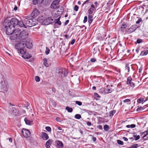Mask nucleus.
<instances>
[{
	"label": "nucleus",
	"mask_w": 148,
	"mask_h": 148,
	"mask_svg": "<svg viewBox=\"0 0 148 148\" xmlns=\"http://www.w3.org/2000/svg\"><path fill=\"white\" fill-rule=\"evenodd\" d=\"M5 28H6V33L8 35H10L14 32V27L12 25H5Z\"/></svg>",
	"instance_id": "nucleus-4"
},
{
	"label": "nucleus",
	"mask_w": 148,
	"mask_h": 148,
	"mask_svg": "<svg viewBox=\"0 0 148 148\" xmlns=\"http://www.w3.org/2000/svg\"><path fill=\"white\" fill-rule=\"evenodd\" d=\"M69 21V20H67L64 23V25H67Z\"/></svg>",
	"instance_id": "nucleus-63"
},
{
	"label": "nucleus",
	"mask_w": 148,
	"mask_h": 148,
	"mask_svg": "<svg viewBox=\"0 0 148 148\" xmlns=\"http://www.w3.org/2000/svg\"><path fill=\"white\" fill-rule=\"evenodd\" d=\"M46 50L45 51V53L46 55H47L49 53V52L50 51V49H49L47 47H46Z\"/></svg>",
	"instance_id": "nucleus-37"
},
{
	"label": "nucleus",
	"mask_w": 148,
	"mask_h": 148,
	"mask_svg": "<svg viewBox=\"0 0 148 148\" xmlns=\"http://www.w3.org/2000/svg\"><path fill=\"white\" fill-rule=\"evenodd\" d=\"M57 73L58 76L61 77H63L66 76L68 74V72L66 69L62 68L57 70Z\"/></svg>",
	"instance_id": "nucleus-3"
},
{
	"label": "nucleus",
	"mask_w": 148,
	"mask_h": 148,
	"mask_svg": "<svg viewBox=\"0 0 148 148\" xmlns=\"http://www.w3.org/2000/svg\"><path fill=\"white\" fill-rule=\"evenodd\" d=\"M93 14H88V18H92L93 17Z\"/></svg>",
	"instance_id": "nucleus-48"
},
{
	"label": "nucleus",
	"mask_w": 148,
	"mask_h": 148,
	"mask_svg": "<svg viewBox=\"0 0 148 148\" xmlns=\"http://www.w3.org/2000/svg\"><path fill=\"white\" fill-rule=\"evenodd\" d=\"M105 92L106 93H108L110 92H112V91L111 90L109 89H106L105 90Z\"/></svg>",
	"instance_id": "nucleus-42"
},
{
	"label": "nucleus",
	"mask_w": 148,
	"mask_h": 148,
	"mask_svg": "<svg viewBox=\"0 0 148 148\" xmlns=\"http://www.w3.org/2000/svg\"><path fill=\"white\" fill-rule=\"evenodd\" d=\"M28 36V33L25 31H23L21 32V34H20V36L19 39H25Z\"/></svg>",
	"instance_id": "nucleus-15"
},
{
	"label": "nucleus",
	"mask_w": 148,
	"mask_h": 148,
	"mask_svg": "<svg viewBox=\"0 0 148 148\" xmlns=\"http://www.w3.org/2000/svg\"><path fill=\"white\" fill-rule=\"evenodd\" d=\"M117 143L119 145H123V142L119 140H117Z\"/></svg>",
	"instance_id": "nucleus-38"
},
{
	"label": "nucleus",
	"mask_w": 148,
	"mask_h": 148,
	"mask_svg": "<svg viewBox=\"0 0 148 148\" xmlns=\"http://www.w3.org/2000/svg\"><path fill=\"white\" fill-rule=\"evenodd\" d=\"M75 39H73L71 42V44L72 45H73L74 44V43H75Z\"/></svg>",
	"instance_id": "nucleus-59"
},
{
	"label": "nucleus",
	"mask_w": 148,
	"mask_h": 148,
	"mask_svg": "<svg viewBox=\"0 0 148 148\" xmlns=\"http://www.w3.org/2000/svg\"><path fill=\"white\" fill-rule=\"evenodd\" d=\"M131 147L132 148H137L138 147V145L137 144H134Z\"/></svg>",
	"instance_id": "nucleus-45"
},
{
	"label": "nucleus",
	"mask_w": 148,
	"mask_h": 148,
	"mask_svg": "<svg viewBox=\"0 0 148 148\" xmlns=\"http://www.w3.org/2000/svg\"><path fill=\"white\" fill-rule=\"evenodd\" d=\"M23 58L25 59L29 58L31 57V56L30 54L28 53H25L22 56Z\"/></svg>",
	"instance_id": "nucleus-23"
},
{
	"label": "nucleus",
	"mask_w": 148,
	"mask_h": 148,
	"mask_svg": "<svg viewBox=\"0 0 148 148\" xmlns=\"http://www.w3.org/2000/svg\"><path fill=\"white\" fill-rule=\"evenodd\" d=\"M148 54V51H142L140 54V55L141 56H145Z\"/></svg>",
	"instance_id": "nucleus-31"
},
{
	"label": "nucleus",
	"mask_w": 148,
	"mask_h": 148,
	"mask_svg": "<svg viewBox=\"0 0 148 148\" xmlns=\"http://www.w3.org/2000/svg\"><path fill=\"white\" fill-rule=\"evenodd\" d=\"M87 16H85L84 17V19L83 21V23H86L87 21Z\"/></svg>",
	"instance_id": "nucleus-47"
},
{
	"label": "nucleus",
	"mask_w": 148,
	"mask_h": 148,
	"mask_svg": "<svg viewBox=\"0 0 148 148\" xmlns=\"http://www.w3.org/2000/svg\"><path fill=\"white\" fill-rule=\"evenodd\" d=\"M132 78L131 77H128L127 79V84L130 85L132 87H134V84L132 82Z\"/></svg>",
	"instance_id": "nucleus-17"
},
{
	"label": "nucleus",
	"mask_w": 148,
	"mask_h": 148,
	"mask_svg": "<svg viewBox=\"0 0 148 148\" xmlns=\"http://www.w3.org/2000/svg\"><path fill=\"white\" fill-rule=\"evenodd\" d=\"M125 71H127V73L129 72L130 71V67L129 64H127L125 67Z\"/></svg>",
	"instance_id": "nucleus-33"
},
{
	"label": "nucleus",
	"mask_w": 148,
	"mask_h": 148,
	"mask_svg": "<svg viewBox=\"0 0 148 148\" xmlns=\"http://www.w3.org/2000/svg\"><path fill=\"white\" fill-rule=\"evenodd\" d=\"M24 44V41H21L15 45V48L18 50L22 48H25Z\"/></svg>",
	"instance_id": "nucleus-8"
},
{
	"label": "nucleus",
	"mask_w": 148,
	"mask_h": 148,
	"mask_svg": "<svg viewBox=\"0 0 148 148\" xmlns=\"http://www.w3.org/2000/svg\"><path fill=\"white\" fill-rule=\"evenodd\" d=\"M35 20V19L32 18L29 19L26 18V19H25L26 24L28 27H32L36 24V23Z\"/></svg>",
	"instance_id": "nucleus-5"
},
{
	"label": "nucleus",
	"mask_w": 148,
	"mask_h": 148,
	"mask_svg": "<svg viewBox=\"0 0 148 148\" xmlns=\"http://www.w3.org/2000/svg\"><path fill=\"white\" fill-rule=\"evenodd\" d=\"M137 28L136 25H133L129 28L127 31V33L130 34L134 31Z\"/></svg>",
	"instance_id": "nucleus-11"
},
{
	"label": "nucleus",
	"mask_w": 148,
	"mask_h": 148,
	"mask_svg": "<svg viewBox=\"0 0 148 148\" xmlns=\"http://www.w3.org/2000/svg\"><path fill=\"white\" fill-rule=\"evenodd\" d=\"M94 10L92 8H90L88 11V14H93V12L94 11Z\"/></svg>",
	"instance_id": "nucleus-35"
},
{
	"label": "nucleus",
	"mask_w": 148,
	"mask_h": 148,
	"mask_svg": "<svg viewBox=\"0 0 148 148\" xmlns=\"http://www.w3.org/2000/svg\"><path fill=\"white\" fill-rule=\"evenodd\" d=\"M45 129L48 132H50L51 131V128L49 127H48V126L46 127H45Z\"/></svg>",
	"instance_id": "nucleus-41"
},
{
	"label": "nucleus",
	"mask_w": 148,
	"mask_h": 148,
	"mask_svg": "<svg viewBox=\"0 0 148 148\" xmlns=\"http://www.w3.org/2000/svg\"><path fill=\"white\" fill-rule=\"evenodd\" d=\"M10 38L12 40H15L18 37L17 35L15 34V33L14 32L12 34H10Z\"/></svg>",
	"instance_id": "nucleus-20"
},
{
	"label": "nucleus",
	"mask_w": 148,
	"mask_h": 148,
	"mask_svg": "<svg viewBox=\"0 0 148 148\" xmlns=\"http://www.w3.org/2000/svg\"><path fill=\"white\" fill-rule=\"evenodd\" d=\"M56 147L57 148H62L64 145L63 143L60 141L57 140L56 141Z\"/></svg>",
	"instance_id": "nucleus-16"
},
{
	"label": "nucleus",
	"mask_w": 148,
	"mask_h": 148,
	"mask_svg": "<svg viewBox=\"0 0 148 148\" xmlns=\"http://www.w3.org/2000/svg\"><path fill=\"white\" fill-rule=\"evenodd\" d=\"M52 141V140L49 139L46 142L45 145L47 148H50Z\"/></svg>",
	"instance_id": "nucleus-22"
},
{
	"label": "nucleus",
	"mask_w": 148,
	"mask_h": 148,
	"mask_svg": "<svg viewBox=\"0 0 148 148\" xmlns=\"http://www.w3.org/2000/svg\"><path fill=\"white\" fill-rule=\"evenodd\" d=\"M78 8H79L78 7L77 5H75V6L74 10L75 11H77L78 10Z\"/></svg>",
	"instance_id": "nucleus-52"
},
{
	"label": "nucleus",
	"mask_w": 148,
	"mask_h": 148,
	"mask_svg": "<svg viewBox=\"0 0 148 148\" xmlns=\"http://www.w3.org/2000/svg\"><path fill=\"white\" fill-rule=\"evenodd\" d=\"M86 124L88 126H90L91 125V123L90 122L88 121L87 122Z\"/></svg>",
	"instance_id": "nucleus-62"
},
{
	"label": "nucleus",
	"mask_w": 148,
	"mask_h": 148,
	"mask_svg": "<svg viewBox=\"0 0 148 148\" xmlns=\"http://www.w3.org/2000/svg\"><path fill=\"white\" fill-rule=\"evenodd\" d=\"M10 38L12 40H15L18 37L17 35L15 34V33L14 32L12 34H10Z\"/></svg>",
	"instance_id": "nucleus-21"
},
{
	"label": "nucleus",
	"mask_w": 148,
	"mask_h": 148,
	"mask_svg": "<svg viewBox=\"0 0 148 148\" xmlns=\"http://www.w3.org/2000/svg\"><path fill=\"white\" fill-rule=\"evenodd\" d=\"M39 14V12L38 9L35 8L33 10L31 14L32 17L34 18L37 16Z\"/></svg>",
	"instance_id": "nucleus-14"
},
{
	"label": "nucleus",
	"mask_w": 148,
	"mask_h": 148,
	"mask_svg": "<svg viewBox=\"0 0 148 148\" xmlns=\"http://www.w3.org/2000/svg\"><path fill=\"white\" fill-rule=\"evenodd\" d=\"M60 0H56L54 1L51 5V8L53 9H56L57 8V5L60 2Z\"/></svg>",
	"instance_id": "nucleus-13"
},
{
	"label": "nucleus",
	"mask_w": 148,
	"mask_h": 148,
	"mask_svg": "<svg viewBox=\"0 0 148 148\" xmlns=\"http://www.w3.org/2000/svg\"><path fill=\"white\" fill-rule=\"evenodd\" d=\"M60 17L57 19H55L54 22H55L54 23V25L55 28H58L59 27L58 26H60L61 24V23L60 21Z\"/></svg>",
	"instance_id": "nucleus-12"
},
{
	"label": "nucleus",
	"mask_w": 148,
	"mask_h": 148,
	"mask_svg": "<svg viewBox=\"0 0 148 148\" xmlns=\"http://www.w3.org/2000/svg\"><path fill=\"white\" fill-rule=\"evenodd\" d=\"M10 110L9 112L12 115L14 116H17L18 113V110L16 109V108L13 107V106L12 105L9 107Z\"/></svg>",
	"instance_id": "nucleus-6"
},
{
	"label": "nucleus",
	"mask_w": 148,
	"mask_h": 148,
	"mask_svg": "<svg viewBox=\"0 0 148 148\" xmlns=\"http://www.w3.org/2000/svg\"><path fill=\"white\" fill-rule=\"evenodd\" d=\"M5 23V25H12L13 27H14L15 26L17 25L18 24V20L15 18H12L10 20L6 19L4 21Z\"/></svg>",
	"instance_id": "nucleus-2"
},
{
	"label": "nucleus",
	"mask_w": 148,
	"mask_h": 148,
	"mask_svg": "<svg viewBox=\"0 0 148 148\" xmlns=\"http://www.w3.org/2000/svg\"><path fill=\"white\" fill-rule=\"evenodd\" d=\"M97 127L99 129L102 130L103 128L102 126L101 125H98L97 126Z\"/></svg>",
	"instance_id": "nucleus-56"
},
{
	"label": "nucleus",
	"mask_w": 148,
	"mask_h": 148,
	"mask_svg": "<svg viewBox=\"0 0 148 148\" xmlns=\"http://www.w3.org/2000/svg\"><path fill=\"white\" fill-rule=\"evenodd\" d=\"M24 121L25 123L27 125H31L33 124L32 121H30V120H28L27 118L25 119Z\"/></svg>",
	"instance_id": "nucleus-24"
},
{
	"label": "nucleus",
	"mask_w": 148,
	"mask_h": 148,
	"mask_svg": "<svg viewBox=\"0 0 148 148\" xmlns=\"http://www.w3.org/2000/svg\"><path fill=\"white\" fill-rule=\"evenodd\" d=\"M115 112L114 111H111L110 112V116H113L115 114Z\"/></svg>",
	"instance_id": "nucleus-46"
},
{
	"label": "nucleus",
	"mask_w": 148,
	"mask_h": 148,
	"mask_svg": "<svg viewBox=\"0 0 148 148\" xmlns=\"http://www.w3.org/2000/svg\"><path fill=\"white\" fill-rule=\"evenodd\" d=\"M0 90L1 92H6L8 89V84L7 81L4 79L0 83Z\"/></svg>",
	"instance_id": "nucleus-1"
},
{
	"label": "nucleus",
	"mask_w": 148,
	"mask_h": 148,
	"mask_svg": "<svg viewBox=\"0 0 148 148\" xmlns=\"http://www.w3.org/2000/svg\"><path fill=\"white\" fill-rule=\"evenodd\" d=\"M43 63L44 65L46 67H48L49 66V64L47 63V60L46 58H44L43 59Z\"/></svg>",
	"instance_id": "nucleus-27"
},
{
	"label": "nucleus",
	"mask_w": 148,
	"mask_h": 148,
	"mask_svg": "<svg viewBox=\"0 0 148 148\" xmlns=\"http://www.w3.org/2000/svg\"><path fill=\"white\" fill-rule=\"evenodd\" d=\"M115 73L116 74L119 75H120V71L119 70H116L115 71Z\"/></svg>",
	"instance_id": "nucleus-40"
},
{
	"label": "nucleus",
	"mask_w": 148,
	"mask_h": 148,
	"mask_svg": "<svg viewBox=\"0 0 148 148\" xmlns=\"http://www.w3.org/2000/svg\"><path fill=\"white\" fill-rule=\"evenodd\" d=\"M54 22L53 19L51 18H48L45 19L43 21V23L45 25H47Z\"/></svg>",
	"instance_id": "nucleus-10"
},
{
	"label": "nucleus",
	"mask_w": 148,
	"mask_h": 148,
	"mask_svg": "<svg viewBox=\"0 0 148 148\" xmlns=\"http://www.w3.org/2000/svg\"><path fill=\"white\" fill-rule=\"evenodd\" d=\"M93 21V19L92 18H88V22L90 24L92 22V21Z\"/></svg>",
	"instance_id": "nucleus-54"
},
{
	"label": "nucleus",
	"mask_w": 148,
	"mask_h": 148,
	"mask_svg": "<svg viewBox=\"0 0 148 148\" xmlns=\"http://www.w3.org/2000/svg\"><path fill=\"white\" fill-rule=\"evenodd\" d=\"M146 133V131H145L144 132H141V133H140V135L141 136H143L145 135V134Z\"/></svg>",
	"instance_id": "nucleus-55"
},
{
	"label": "nucleus",
	"mask_w": 148,
	"mask_h": 148,
	"mask_svg": "<svg viewBox=\"0 0 148 148\" xmlns=\"http://www.w3.org/2000/svg\"><path fill=\"white\" fill-rule=\"evenodd\" d=\"M109 129V126L107 125H106L103 126V129L106 131H108Z\"/></svg>",
	"instance_id": "nucleus-30"
},
{
	"label": "nucleus",
	"mask_w": 148,
	"mask_h": 148,
	"mask_svg": "<svg viewBox=\"0 0 148 148\" xmlns=\"http://www.w3.org/2000/svg\"><path fill=\"white\" fill-rule=\"evenodd\" d=\"M18 25L20 27H24L25 28H26L25 24L23 23V22L21 21H18Z\"/></svg>",
	"instance_id": "nucleus-28"
},
{
	"label": "nucleus",
	"mask_w": 148,
	"mask_h": 148,
	"mask_svg": "<svg viewBox=\"0 0 148 148\" xmlns=\"http://www.w3.org/2000/svg\"><path fill=\"white\" fill-rule=\"evenodd\" d=\"M94 95L96 97H97L99 98L100 97L99 95L96 93H94Z\"/></svg>",
	"instance_id": "nucleus-64"
},
{
	"label": "nucleus",
	"mask_w": 148,
	"mask_h": 148,
	"mask_svg": "<svg viewBox=\"0 0 148 148\" xmlns=\"http://www.w3.org/2000/svg\"><path fill=\"white\" fill-rule=\"evenodd\" d=\"M35 79L36 82H39L40 81V77L38 76H36L35 77Z\"/></svg>",
	"instance_id": "nucleus-43"
},
{
	"label": "nucleus",
	"mask_w": 148,
	"mask_h": 148,
	"mask_svg": "<svg viewBox=\"0 0 148 148\" xmlns=\"http://www.w3.org/2000/svg\"><path fill=\"white\" fill-rule=\"evenodd\" d=\"M140 138V136H139V135H138V136H137L136 137V138L135 139V140H138Z\"/></svg>",
	"instance_id": "nucleus-60"
},
{
	"label": "nucleus",
	"mask_w": 148,
	"mask_h": 148,
	"mask_svg": "<svg viewBox=\"0 0 148 148\" xmlns=\"http://www.w3.org/2000/svg\"><path fill=\"white\" fill-rule=\"evenodd\" d=\"M14 32L15 33V34L18 37V38H19L20 36V34H21V30L18 28L14 29Z\"/></svg>",
	"instance_id": "nucleus-18"
},
{
	"label": "nucleus",
	"mask_w": 148,
	"mask_h": 148,
	"mask_svg": "<svg viewBox=\"0 0 148 148\" xmlns=\"http://www.w3.org/2000/svg\"><path fill=\"white\" fill-rule=\"evenodd\" d=\"M33 4L35 5L38 3H39L38 0H32Z\"/></svg>",
	"instance_id": "nucleus-36"
},
{
	"label": "nucleus",
	"mask_w": 148,
	"mask_h": 148,
	"mask_svg": "<svg viewBox=\"0 0 148 148\" xmlns=\"http://www.w3.org/2000/svg\"><path fill=\"white\" fill-rule=\"evenodd\" d=\"M130 128H133L135 127L136 125L135 124H131L130 125Z\"/></svg>",
	"instance_id": "nucleus-61"
},
{
	"label": "nucleus",
	"mask_w": 148,
	"mask_h": 148,
	"mask_svg": "<svg viewBox=\"0 0 148 148\" xmlns=\"http://www.w3.org/2000/svg\"><path fill=\"white\" fill-rule=\"evenodd\" d=\"M96 61V59L95 58H92L90 60V61L91 62H94Z\"/></svg>",
	"instance_id": "nucleus-50"
},
{
	"label": "nucleus",
	"mask_w": 148,
	"mask_h": 148,
	"mask_svg": "<svg viewBox=\"0 0 148 148\" xmlns=\"http://www.w3.org/2000/svg\"><path fill=\"white\" fill-rule=\"evenodd\" d=\"M75 103L79 106H81L82 104V102L78 101H75Z\"/></svg>",
	"instance_id": "nucleus-44"
},
{
	"label": "nucleus",
	"mask_w": 148,
	"mask_h": 148,
	"mask_svg": "<svg viewBox=\"0 0 148 148\" xmlns=\"http://www.w3.org/2000/svg\"><path fill=\"white\" fill-rule=\"evenodd\" d=\"M143 110V108L140 107L138 108L137 109V111H142V110Z\"/></svg>",
	"instance_id": "nucleus-49"
},
{
	"label": "nucleus",
	"mask_w": 148,
	"mask_h": 148,
	"mask_svg": "<svg viewBox=\"0 0 148 148\" xmlns=\"http://www.w3.org/2000/svg\"><path fill=\"white\" fill-rule=\"evenodd\" d=\"M142 42V40L141 39H138L137 40V42L138 43H140Z\"/></svg>",
	"instance_id": "nucleus-51"
},
{
	"label": "nucleus",
	"mask_w": 148,
	"mask_h": 148,
	"mask_svg": "<svg viewBox=\"0 0 148 148\" xmlns=\"http://www.w3.org/2000/svg\"><path fill=\"white\" fill-rule=\"evenodd\" d=\"M66 109L69 112H71L73 111V109L71 108H70L69 107L67 106L66 108Z\"/></svg>",
	"instance_id": "nucleus-32"
},
{
	"label": "nucleus",
	"mask_w": 148,
	"mask_h": 148,
	"mask_svg": "<svg viewBox=\"0 0 148 148\" xmlns=\"http://www.w3.org/2000/svg\"><path fill=\"white\" fill-rule=\"evenodd\" d=\"M21 132L23 136L25 138H28L31 135L30 132L28 130L23 129Z\"/></svg>",
	"instance_id": "nucleus-7"
},
{
	"label": "nucleus",
	"mask_w": 148,
	"mask_h": 148,
	"mask_svg": "<svg viewBox=\"0 0 148 148\" xmlns=\"http://www.w3.org/2000/svg\"><path fill=\"white\" fill-rule=\"evenodd\" d=\"M130 100L129 99H126L124 100V103L129 102L130 101Z\"/></svg>",
	"instance_id": "nucleus-57"
},
{
	"label": "nucleus",
	"mask_w": 148,
	"mask_h": 148,
	"mask_svg": "<svg viewBox=\"0 0 148 148\" xmlns=\"http://www.w3.org/2000/svg\"><path fill=\"white\" fill-rule=\"evenodd\" d=\"M25 48H22L18 50V53L21 54H24L25 53V50L24 49Z\"/></svg>",
	"instance_id": "nucleus-25"
},
{
	"label": "nucleus",
	"mask_w": 148,
	"mask_h": 148,
	"mask_svg": "<svg viewBox=\"0 0 148 148\" xmlns=\"http://www.w3.org/2000/svg\"><path fill=\"white\" fill-rule=\"evenodd\" d=\"M142 19L141 18H139L137 21L136 22V24H139L140 22L142 21Z\"/></svg>",
	"instance_id": "nucleus-53"
},
{
	"label": "nucleus",
	"mask_w": 148,
	"mask_h": 148,
	"mask_svg": "<svg viewBox=\"0 0 148 148\" xmlns=\"http://www.w3.org/2000/svg\"><path fill=\"white\" fill-rule=\"evenodd\" d=\"M42 137L44 140H47L49 138V137L48 135L45 132H42Z\"/></svg>",
	"instance_id": "nucleus-19"
},
{
	"label": "nucleus",
	"mask_w": 148,
	"mask_h": 148,
	"mask_svg": "<svg viewBox=\"0 0 148 148\" xmlns=\"http://www.w3.org/2000/svg\"><path fill=\"white\" fill-rule=\"evenodd\" d=\"M127 25L125 23H123L120 27V30L121 31H123L127 27Z\"/></svg>",
	"instance_id": "nucleus-26"
},
{
	"label": "nucleus",
	"mask_w": 148,
	"mask_h": 148,
	"mask_svg": "<svg viewBox=\"0 0 148 148\" xmlns=\"http://www.w3.org/2000/svg\"><path fill=\"white\" fill-rule=\"evenodd\" d=\"M143 140H148V131H146L145 135L142 137Z\"/></svg>",
	"instance_id": "nucleus-29"
},
{
	"label": "nucleus",
	"mask_w": 148,
	"mask_h": 148,
	"mask_svg": "<svg viewBox=\"0 0 148 148\" xmlns=\"http://www.w3.org/2000/svg\"><path fill=\"white\" fill-rule=\"evenodd\" d=\"M24 47H25L28 49L31 48L33 46L32 41L30 40H28L26 42H24Z\"/></svg>",
	"instance_id": "nucleus-9"
},
{
	"label": "nucleus",
	"mask_w": 148,
	"mask_h": 148,
	"mask_svg": "<svg viewBox=\"0 0 148 148\" xmlns=\"http://www.w3.org/2000/svg\"><path fill=\"white\" fill-rule=\"evenodd\" d=\"M75 117L77 119H79L81 118V115L78 114H76L75 116Z\"/></svg>",
	"instance_id": "nucleus-34"
},
{
	"label": "nucleus",
	"mask_w": 148,
	"mask_h": 148,
	"mask_svg": "<svg viewBox=\"0 0 148 148\" xmlns=\"http://www.w3.org/2000/svg\"><path fill=\"white\" fill-rule=\"evenodd\" d=\"M97 50H98V49H97V48H94V49H93V50H94L93 53L94 54L96 53V52H97L96 51Z\"/></svg>",
	"instance_id": "nucleus-58"
},
{
	"label": "nucleus",
	"mask_w": 148,
	"mask_h": 148,
	"mask_svg": "<svg viewBox=\"0 0 148 148\" xmlns=\"http://www.w3.org/2000/svg\"><path fill=\"white\" fill-rule=\"evenodd\" d=\"M143 101L144 102V100L142 98L138 99H137V102L138 103H141Z\"/></svg>",
	"instance_id": "nucleus-39"
}]
</instances>
